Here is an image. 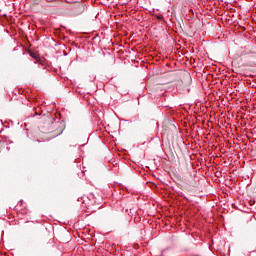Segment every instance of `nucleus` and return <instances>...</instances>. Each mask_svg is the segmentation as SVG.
Here are the masks:
<instances>
[{
  "mask_svg": "<svg viewBox=\"0 0 256 256\" xmlns=\"http://www.w3.org/2000/svg\"><path fill=\"white\" fill-rule=\"evenodd\" d=\"M156 17H157L158 21H162V19H163V15H158Z\"/></svg>",
  "mask_w": 256,
  "mask_h": 256,
  "instance_id": "2",
  "label": "nucleus"
},
{
  "mask_svg": "<svg viewBox=\"0 0 256 256\" xmlns=\"http://www.w3.org/2000/svg\"><path fill=\"white\" fill-rule=\"evenodd\" d=\"M30 56H32L33 59H36V61H39V56L37 55V53L30 52Z\"/></svg>",
  "mask_w": 256,
  "mask_h": 256,
  "instance_id": "1",
  "label": "nucleus"
}]
</instances>
